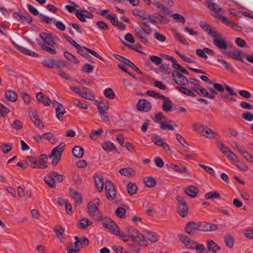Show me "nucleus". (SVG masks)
Returning a JSON list of instances; mask_svg holds the SVG:
<instances>
[{
  "label": "nucleus",
  "mask_w": 253,
  "mask_h": 253,
  "mask_svg": "<svg viewBox=\"0 0 253 253\" xmlns=\"http://www.w3.org/2000/svg\"><path fill=\"white\" fill-rule=\"evenodd\" d=\"M172 120H169V122L160 121V124H161L160 128L163 130L169 129L170 130H173V126L169 124V123H172Z\"/></svg>",
  "instance_id": "nucleus-36"
},
{
  "label": "nucleus",
  "mask_w": 253,
  "mask_h": 253,
  "mask_svg": "<svg viewBox=\"0 0 253 253\" xmlns=\"http://www.w3.org/2000/svg\"><path fill=\"white\" fill-rule=\"evenodd\" d=\"M168 169H171L175 171L180 173H188L187 168L185 167L174 165L173 164H169L167 165Z\"/></svg>",
  "instance_id": "nucleus-21"
},
{
  "label": "nucleus",
  "mask_w": 253,
  "mask_h": 253,
  "mask_svg": "<svg viewBox=\"0 0 253 253\" xmlns=\"http://www.w3.org/2000/svg\"><path fill=\"white\" fill-rule=\"evenodd\" d=\"M53 230L55 233L57 238L62 242L65 233V229L61 225H58L54 227Z\"/></svg>",
  "instance_id": "nucleus-22"
},
{
  "label": "nucleus",
  "mask_w": 253,
  "mask_h": 253,
  "mask_svg": "<svg viewBox=\"0 0 253 253\" xmlns=\"http://www.w3.org/2000/svg\"><path fill=\"white\" fill-rule=\"evenodd\" d=\"M87 210L88 214L91 218L97 221L103 220V216L99 211L97 206L92 202L88 203Z\"/></svg>",
  "instance_id": "nucleus-2"
},
{
  "label": "nucleus",
  "mask_w": 253,
  "mask_h": 253,
  "mask_svg": "<svg viewBox=\"0 0 253 253\" xmlns=\"http://www.w3.org/2000/svg\"><path fill=\"white\" fill-rule=\"evenodd\" d=\"M160 69L164 74H169L171 72V69L169 65L165 63H163L160 67Z\"/></svg>",
  "instance_id": "nucleus-51"
},
{
  "label": "nucleus",
  "mask_w": 253,
  "mask_h": 253,
  "mask_svg": "<svg viewBox=\"0 0 253 253\" xmlns=\"http://www.w3.org/2000/svg\"><path fill=\"white\" fill-rule=\"evenodd\" d=\"M207 245L208 251L206 253H216L220 249L219 247L211 239L208 240Z\"/></svg>",
  "instance_id": "nucleus-19"
},
{
  "label": "nucleus",
  "mask_w": 253,
  "mask_h": 253,
  "mask_svg": "<svg viewBox=\"0 0 253 253\" xmlns=\"http://www.w3.org/2000/svg\"><path fill=\"white\" fill-rule=\"evenodd\" d=\"M137 111L147 112L151 110L152 105L150 102L145 99H139L136 104Z\"/></svg>",
  "instance_id": "nucleus-9"
},
{
  "label": "nucleus",
  "mask_w": 253,
  "mask_h": 253,
  "mask_svg": "<svg viewBox=\"0 0 253 253\" xmlns=\"http://www.w3.org/2000/svg\"><path fill=\"white\" fill-rule=\"evenodd\" d=\"M198 192V189L195 186L190 185L184 189V193L192 198L196 197Z\"/></svg>",
  "instance_id": "nucleus-18"
},
{
  "label": "nucleus",
  "mask_w": 253,
  "mask_h": 253,
  "mask_svg": "<svg viewBox=\"0 0 253 253\" xmlns=\"http://www.w3.org/2000/svg\"><path fill=\"white\" fill-rule=\"evenodd\" d=\"M176 200L178 203L177 211L182 217H186L189 211L188 207L186 201L179 196L176 197Z\"/></svg>",
  "instance_id": "nucleus-3"
},
{
  "label": "nucleus",
  "mask_w": 253,
  "mask_h": 253,
  "mask_svg": "<svg viewBox=\"0 0 253 253\" xmlns=\"http://www.w3.org/2000/svg\"><path fill=\"white\" fill-rule=\"evenodd\" d=\"M97 109L101 118L105 122H109L110 119L106 111L101 110V106L100 105L97 106Z\"/></svg>",
  "instance_id": "nucleus-50"
},
{
  "label": "nucleus",
  "mask_w": 253,
  "mask_h": 253,
  "mask_svg": "<svg viewBox=\"0 0 253 253\" xmlns=\"http://www.w3.org/2000/svg\"><path fill=\"white\" fill-rule=\"evenodd\" d=\"M42 64L45 67L52 68L55 64V60L46 58L43 61Z\"/></svg>",
  "instance_id": "nucleus-49"
},
{
  "label": "nucleus",
  "mask_w": 253,
  "mask_h": 253,
  "mask_svg": "<svg viewBox=\"0 0 253 253\" xmlns=\"http://www.w3.org/2000/svg\"><path fill=\"white\" fill-rule=\"evenodd\" d=\"M93 70V66L88 63L84 64L82 67V71L86 73H91Z\"/></svg>",
  "instance_id": "nucleus-61"
},
{
  "label": "nucleus",
  "mask_w": 253,
  "mask_h": 253,
  "mask_svg": "<svg viewBox=\"0 0 253 253\" xmlns=\"http://www.w3.org/2000/svg\"><path fill=\"white\" fill-rule=\"evenodd\" d=\"M116 197V191L115 188L111 189L106 192V197L109 200H114Z\"/></svg>",
  "instance_id": "nucleus-53"
},
{
  "label": "nucleus",
  "mask_w": 253,
  "mask_h": 253,
  "mask_svg": "<svg viewBox=\"0 0 253 253\" xmlns=\"http://www.w3.org/2000/svg\"><path fill=\"white\" fill-rule=\"evenodd\" d=\"M143 182L146 186L148 187H153L155 186L156 184L155 179L153 177L150 176L144 177L143 179Z\"/></svg>",
  "instance_id": "nucleus-33"
},
{
  "label": "nucleus",
  "mask_w": 253,
  "mask_h": 253,
  "mask_svg": "<svg viewBox=\"0 0 253 253\" xmlns=\"http://www.w3.org/2000/svg\"><path fill=\"white\" fill-rule=\"evenodd\" d=\"M205 198L207 199L210 200V199H220V196L218 192L217 191H211L210 192L207 193L205 195Z\"/></svg>",
  "instance_id": "nucleus-43"
},
{
  "label": "nucleus",
  "mask_w": 253,
  "mask_h": 253,
  "mask_svg": "<svg viewBox=\"0 0 253 253\" xmlns=\"http://www.w3.org/2000/svg\"><path fill=\"white\" fill-rule=\"evenodd\" d=\"M133 242L136 243L139 246L146 247L148 245V242L145 236L139 231L137 235L136 236L135 240H134Z\"/></svg>",
  "instance_id": "nucleus-17"
},
{
  "label": "nucleus",
  "mask_w": 253,
  "mask_h": 253,
  "mask_svg": "<svg viewBox=\"0 0 253 253\" xmlns=\"http://www.w3.org/2000/svg\"><path fill=\"white\" fill-rule=\"evenodd\" d=\"M104 95L109 99H113L115 96L113 90L111 88H107L104 91Z\"/></svg>",
  "instance_id": "nucleus-48"
},
{
  "label": "nucleus",
  "mask_w": 253,
  "mask_h": 253,
  "mask_svg": "<svg viewBox=\"0 0 253 253\" xmlns=\"http://www.w3.org/2000/svg\"><path fill=\"white\" fill-rule=\"evenodd\" d=\"M65 57L69 61L74 62V63L78 64L79 63V61L76 58L74 55L71 53L65 51L64 53Z\"/></svg>",
  "instance_id": "nucleus-45"
},
{
  "label": "nucleus",
  "mask_w": 253,
  "mask_h": 253,
  "mask_svg": "<svg viewBox=\"0 0 253 253\" xmlns=\"http://www.w3.org/2000/svg\"><path fill=\"white\" fill-rule=\"evenodd\" d=\"M92 224V222L89 221L88 219L83 218L78 222L77 226L79 229L84 230Z\"/></svg>",
  "instance_id": "nucleus-27"
},
{
  "label": "nucleus",
  "mask_w": 253,
  "mask_h": 253,
  "mask_svg": "<svg viewBox=\"0 0 253 253\" xmlns=\"http://www.w3.org/2000/svg\"><path fill=\"white\" fill-rule=\"evenodd\" d=\"M54 171H50L46 176L44 177V181L47 184V185L52 188H55L56 185L55 182L54 176Z\"/></svg>",
  "instance_id": "nucleus-15"
},
{
  "label": "nucleus",
  "mask_w": 253,
  "mask_h": 253,
  "mask_svg": "<svg viewBox=\"0 0 253 253\" xmlns=\"http://www.w3.org/2000/svg\"><path fill=\"white\" fill-rule=\"evenodd\" d=\"M127 190L129 195H133L137 192L138 187L135 183L129 182L127 185Z\"/></svg>",
  "instance_id": "nucleus-32"
},
{
  "label": "nucleus",
  "mask_w": 253,
  "mask_h": 253,
  "mask_svg": "<svg viewBox=\"0 0 253 253\" xmlns=\"http://www.w3.org/2000/svg\"><path fill=\"white\" fill-rule=\"evenodd\" d=\"M81 96L89 100H95V95L94 92L92 90H89L85 87H84L83 88V91L82 92Z\"/></svg>",
  "instance_id": "nucleus-16"
},
{
  "label": "nucleus",
  "mask_w": 253,
  "mask_h": 253,
  "mask_svg": "<svg viewBox=\"0 0 253 253\" xmlns=\"http://www.w3.org/2000/svg\"><path fill=\"white\" fill-rule=\"evenodd\" d=\"M29 116L31 119L33 120L35 125L37 126H40L42 124V122L40 120L39 116L37 114V112L35 110H32L29 112Z\"/></svg>",
  "instance_id": "nucleus-29"
},
{
  "label": "nucleus",
  "mask_w": 253,
  "mask_h": 253,
  "mask_svg": "<svg viewBox=\"0 0 253 253\" xmlns=\"http://www.w3.org/2000/svg\"><path fill=\"white\" fill-rule=\"evenodd\" d=\"M242 117L246 121H253V114L250 112H246L242 114Z\"/></svg>",
  "instance_id": "nucleus-63"
},
{
  "label": "nucleus",
  "mask_w": 253,
  "mask_h": 253,
  "mask_svg": "<svg viewBox=\"0 0 253 253\" xmlns=\"http://www.w3.org/2000/svg\"><path fill=\"white\" fill-rule=\"evenodd\" d=\"M114 57L116 59H117L119 60V61H121L122 62L125 63L126 65L129 66L133 69L135 67V64L133 63H132L131 61H130L128 59L126 58L121 55H120L117 54H114Z\"/></svg>",
  "instance_id": "nucleus-24"
},
{
  "label": "nucleus",
  "mask_w": 253,
  "mask_h": 253,
  "mask_svg": "<svg viewBox=\"0 0 253 253\" xmlns=\"http://www.w3.org/2000/svg\"><path fill=\"white\" fill-rule=\"evenodd\" d=\"M95 184L97 190L102 192L103 189V179L101 176H96L94 177Z\"/></svg>",
  "instance_id": "nucleus-31"
},
{
  "label": "nucleus",
  "mask_w": 253,
  "mask_h": 253,
  "mask_svg": "<svg viewBox=\"0 0 253 253\" xmlns=\"http://www.w3.org/2000/svg\"><path fill=\"white\" fill-rule=\"evenodd\" d=\"M47 157L45 154H41L39 158L38 169H45L47 167Z\"/></svg>",
  "instance_id": "nucleus-28"
},
{
  "label": "nucleus",
  "mask_w": 253,
  "mask_h": 253,
  "mask_svg": "<svg viewBox=\"0 0 253 253\" xmlns=\"http://www.w3.org/2000/svg\"><path fill=\"white\" fill-rule=\"evenodd\" d=\"M5 97L8 100L14 102L17 99L18 94L14 91L9 89L5 92Z\"/></svg>",
  "instance_id": "nucleus-26"
},
{
  "label": "nucleus",
  "mask_w": 253,
  "mask_h": 253,
  "mask_svg": "<svg viewBox=\"0 0 253 253\" xmlns=\"http://www.w3.org/2000/svg\"><path fill=\"white\" fill-rule=\"evenodd\" d=\"M12 16L17 21L22 23L31 24L33 22L31 16L28 13L20 14L18 12H14L12 14Z\"/></svg>",
  "instance_id": "nucleus-6"
},
{
  "label": "nucleus",
  "mask_w": 253,
  "mask_h": 253,
  "mask_svg": "<svg viewBox=\"0 0 253 253\" xmlns=\"http://www.w3.org/2000/svg\"><path fill=\"white\" fill-rule=\"evenodd\" d=\"M206 126L202 125L198 123H195L192 125L193 130L199 133H203Z\"/></svg>",
  "instance_id": "nucleus-38"
},
{
  "label": "nucleus",
  "mask_w": 253,
  "mask_h": 253,
  "mask_svg": "<svg viewBox=\"0 0 253 253\" xmlns=\"http://www.w3.org/2000/svg\"><path fill=\"white\" fill-rule=\"evenodd\" d=\"M200 231L209 232L216 230L217 229V225L211 223L200 222Z\"/></svg>",
  "instance_id": "nucleus-14"
},
{
  "label": "nucleus",
  "mask_w": 253,
  "mask_h": 253,
  "mask_svg": "<svg viewBox=\"0 0 253 253\" xmlns=\"http://www.w3.org/2000/svg\"><path fill=\"white\" fill-rule=\"evenodd\" d=\"M163 101V104L162 107L163 110L166 113L170 112L172 108V102L167 97L164 98Z\"/></svg>",
  "instance_id": "nucleus-23"
},
{
  "label": "nucleus",
  "mask_w": 253,
  "mask_h": 253,
  "mask_svg": "<svg viewBox=\"0 0 253 253\" xmlns=\"http://www.w3.org/2000/svg\"><path fill=\"white\" fill-rule=\"evenodd\" d=\"M178 237L179 240L182 242L188 249H193L195 245H196V242L190 239V238L187 236L179 234L178 235Z\"/></svg>",
  "instance_id": "nucleus-12"
},
{
  "label": "nucleus",
  "mask_w": 253,
  "mask_h": 253,
  "mask_svg": "<svg viewBox=\"0 0 253 253\" xmlns=\"http://www.w3.org/2000/svg\"><path fill=\"white\" fill-rule=\"evenodd\" d=\"M134 32L139 40L143 43H148V34L143 30L142 27H135Z\"/></svg>",
  "instance_id": "nucleus-13"
},
{
  "label": "nucleus",
  "mask_w": 253,
  "mask_h": 253,
  "mask_svg": "<svg viewBox=\"0 0 253 253\" xmlns=\"http://www.w3.org/2000/svg\"><path fill=\"white\" fill-rule=\"evenodd\" d=\"M116 214L120 218H125L126 217V210L123 208H118L116 211Z\"/></svg>",
  "instance_id": "nucleus-60"
},
{
  "label": "nucleus",
  "mask_w": 253,
  "mask_h": 253,
  "mask_svg": "<svg viewBox=\"0 0 253 253\" xmlns=\"http://www.w3.org/2000/svg\"><path fill=\"white\" fill-rule=\"evenodd\" d=\"M194 91L197 93L198 94H199L200 96L206 97L207 96V95H208V91L204 87L202 86H199L198 88H194Z\"/></svg>",
  "instance_id": "nucleus-46"
},
{
  "label": "nucleus",
  "mask_w": 253,
  "mask_h": 253,
  "mask_svg": "<svg viewBox=\"0 0 253 253\" xmlns=\"http://www.w3.org/2000/svg\"><path fill=\"white\" fill-rule=\"evenodd\" d=\"M103 132V129L99 128L97 130H92L90 134V136L92 139H96L98 136L101 135Z\"/></svg>",
  "instance_id": "nucleus-54"
},
{
  "label": "nucleus",
  "mask_w": 253,
  "mask_h": 253,
  "mask_svg": "<svg viewBox=\"0 0 253 253\" xmlns=\"http://www.w3.org/2000/svg\"><path fill=\"white\" fill-rule=\"evenodd\" d=\"M42 136L44 138L49 140L51 143H54L56 141L55 137L50 132L43 133Z\"/></svg>",
  "instance_id": "nucleus-58"
},
{
  "label": "nucleus",
  "mask_w": 253,
  "mask_h": 253,
  "mask_svg": "<svg viewBox=\"0 0 253 253\" xmlns=\"http://www.w3.org/2000/svg\"><path fill=\"white\" fill-rule=\"evenodd\" d=\"M234 238L231 235H227L224 237V242L225 245L229 248H232L234 244Z\"/></svg>",
  "instance_id": "nucleus-37"
},
{
  "label": "nucleus",
  "mask_w": 253,
  "mask_h": 253,
  "mask_svg": "<svg viewBox=\"0 0 253 253\" xmlns=\"http://www.w3.org/2000/svg\"><path fill=\"white\" fill-rule=\"evenodd\" d=\"M25 161L26 163H30L32 165V167L38 169V162L35 157L33 156L27 157L26 158Z\"/></svg>",
  "instance_id": "nucleus-47"
},
{
  "label": "nucleus",
  "mask_w": 253,
  "mask_h": 253,
  "mask_svg": "<svg viewBox=\"0 0 253 253\" xmlns=\"http://www.w3.org/2000/svg\"><path fill=\"white\" fill-rule=\"evenodd\" d=\"M134 172V170L131 168H126L124 169H121L119 170V172L123 175L126 176H129Z\"/></svg>",
  "instance_id": "nucleus-44"
},
{
  "label": "nucleus",
  "mask_w": 253,
  "mask_h": 253,
  "mask_svg": "<svg viewBox=\"0 0 253 253\" xmlns=\"http://www.w3.org/2000/svg\"><path fill=\"white\" fill-rule=\"evenodd\" d=\"M127 232L128 234V239H130L132 241L135 240V237L137 235L139 231L132 228H127Z\"/></svg>",
  "instance_id": "nucleus-42"
},
{
  "label": "nucleus",
  "mask_w": 253,
  "mask_h": 253,
  "mask_svg": "<svg viewBox=\"0 0 253 253\" xmlns=\"http://www.w3.org/2000/svg\"><path fill=\"white\" fill-rule=\"evenodd\" d=\"M139 27H142L147 34H151L152 33V28L145 22H142Z\"/></svg>",
  "instance_id": "nucleus-52"
},
{
  "label": "nucleus",
  "mask_w": 253,
  "mask_h": 253,
  "mask_svg": "<svg viewBox=\"0 0 253 253\" xmlns=\"http://www.w3.org/2000/svg\"><path fill=\"white\" fill-rule=\"evenodd\" d=\"M176 88L181 92L187 95L194 97L196 96V95L192 90L186 87L177 86Z\"/></svg>",
  "instance_id": "nucleus-35"
},
{
  "label": "nucleus",
  "mask_w": 253,
  "mask_h": 253,
  "mask_svg": "<svg viewBox=\"0 0 253 253\" xmlns=\"http://www.w3.org/2000/svg\"><path fill=\"white\" fill-rule=\"evenodd\" d=\"M113 249L116 253H128L127 250L121 246H114Z\"/></svg>",
  "instance_id": "nucleus-64"
},
{
  "label": "nucleus",
  "mask_w": 253,
  "mask_h": 253,
  "mask_svg": "<svg viewBox=\"0 0 253 253\" xmlns=\"http://www.w3.org/2000/svg\"><path fill=\"white\" fill-rule=\"evenodd\" d=\"M209 8L214 11L215 13L217 12H224V10L220 8L215 3L212 2H208Z\"/></svg>",
  "instance_id": "nucleus-41"
},
{
  "label": "nucleus",
  "mask_w": 253,
  "mask_h": 253,
  "mask_svg": "<svg viewBox=\"0 0 253 253\" xmlns=\"http://www.w3.org/2000/svg\"><path fill=\"white\" fill-rule=\"evenodd\" d=\"M72 154L75 157L81 158L84 155V149L80 146H76L73 148Z\"/></svg>",
  "instance_id": "nucleus-30"
},
{
  "label": "nucleus",
  "mask_w": 253,
  "mask_h": 253,
  "mask_svg": "<svg viewBox=\"0 0 253 253\" xmlns=\"http://www.w3.org/2000/svg\"><path fill=\"white\" fill-rule=\"evenodd\" d=\"M65 144L61 143L59 145L52 149V154L54 155V159L53 160L52 164L55 167L59 163L62 154L64 151Z\"/></svg>",
  "instance_id": "nucleus-4"
},
{
  "label": "nucleus",
  "mask_w": 253,
  "mask_h": 253,
  "mask_svg": "<svg viewBox=\"0 0 253 253\" xmlns=\"http://www.w3.org/2000/svg\"><path fill=\"white\" fill-rule=\"evenodd\" d=\"M70 195L74 200L76 204H81L83 202V198L81 195L75 190L71 189L70 191Z\"/></svg>",
  "instance_id": "nucleus-25"
},
{
  "label": "nucleus",
  "mask_w": 253,
  "mask_h": 253,
  "mask_svg": "<svg viewBox=\"0 0 253 253\" xmlns=\"http://www.w3.org/2000/svg\"><path fill=\"white\" fill-rule=\"evenodd\" d=\"M40 39H37L38 44L44 51L50 54H56L54 45L59 41L57 38L53 37L50 33L42 32L39 34Z\"/></svg>",
  "instance_id": "nucleus-1"
},
{
  "label": "nucleus",
  "mask_w": 253,
  "mask_h": 253,
  "mask_svg": "<svg viewBox=\"0 0 253 253\" xmlns=\"http://www.w3.org/2000/svg\"><path fill=\"white\" fill-rule=\"evenodd\" d=\"M127 244L129 247V251L130 253H139L140 252V249L138 246L130 243H128Z\"/></svg>",
  "instance_id": "nucleus-57"
},
{
  "label": "nucleus",
  "mask_w": 253,
  "mask_h": 253,
  "mask_svg": "<svg viewBox=\"0 0 253 253\" xmlns=\"http://www.w3.org/2000/svg\"><path fill=\"white\" fill-rule=\"evenodd\" d=\"M52 105L55 109L56 116L59 121L63 119V115L66 113V110L62 104L56 100L52 102Z\"/></svg>",
  "instance_id": "nucleus-8"
},
{
  "label": "nucleus",
  "mask_w": 253,
  "mask_h": 253,
  "mask_svg": "<svg viewBox=\"0 0 253 253\" xmlns=\"http://www.w3.org/2000/svg\"><path fill=\"white\" fill-rule=\"evenodd\" d=\"M157 19L160 23L166 24L169 22V20L166 16H164V14H158L157 16Z\"/></svg>",
  "instance_id": "nucleus-62"
},
{
  "label": "nucleus",
  "mask_w": 253,
  "mask_h": 253,
  "mask_svg": "<svg viewBox=\"0 0 253 253\" xmlns=\"http://www.w3.org/2000/svg\"><path fill=\"white\" fill-rule=\"evenodd\" d=\"M146 238L152 243L156 242L158 241V238L156 234L150 231H147L145 235Z\"/></svg>",
  "instance_id": "nucleus-40"
},
{
  "label": "nucleus",
  "mask_w": 253,
  "mask_h": 253,
  "mask_svg": "<svg viewBox=\"0 0 253 253\" xmlns=\"http://www.w3.org/2000/svg\"><path fill=\"white\" fill-rule=\"evenodd\" d=\"M173 33V35H174V37L181 43H182L183 44H185V45H187L188 44V43L187 42V41L182 36V35L178 33L176 31H174Z\"/></svg>",
  "instance_id": "nucleus-55"
},
{
  "label": "nucleus",
  "mask_w": 253,
  "mask_h": 253,
  "mask_svg": "<svg viewBox=\"0 0 253 253\" xmlns=\"http://www.w3.org/2000/svg\"><path fill=\"white\" fill-rule=\"evenodd\" d=\"M200 25L203 29L207 31L208 34L211 35V36H215V34L216 33L215 31H212L210 27V25L204 22H201Z\"/></svg>",
  "instance_id": "nucleus-34"
},
{
  "label": "nucleus",
  "mask_w": 253,
  "mask_h": 253,
  "mask_svg": "<svg viewBox=\"0 0 253 253\" xmlns=\"http://www.w3.org/2000/svg\"><path fill=\"white\" fill-rule=\"evenodd\" d=\"M233 59L238 61L243 62V59L246 57V53L239 49H235L233 51Z\"/></svg>",
  "instance_id": "nucleus-20"
},
{
  "label": "nucleus",
  "mask_w": 253,
  "mask_h": 253,
  "mask_svg": "<svg viewBox=\"0 0 253 253\" xmlns=\"http://www.w3.org/2000/svg\"><path fill=\"white\" fill-rule=\"evenodd\" d=\"M102 148L106 151L117 150V148L113 143L111 142H106L102 144Z\"/></svg>",
  "instance_id": "nucleus-39"
},
{
  "label": "nucleus",
  "mask_w": 253,
  "mask_h": 253,
  "mask_svg": "<svg viewBox=\"0 0 253 253\" xmlns=\"http://www.w3.org/2000/svg\"><path fill=\"white\" fill-rule=\"evenodd\" d=\"M102 224L105 228L108 229L109 231L115 234L119 232V227L110 218H105V220L103 221Z\"/></svg>",
  "instance_id": "nucleus-10"
},
{
  "label": "nucleus",
  "mask_w": 253,
  "mask_h": 253,
  "mask_svg": "<svg viewBox=\"0 0 253 253\" xmlns=\"http://www.w3.org/2000/svg\"><path fill=\"white\" fill-rule=\"evenodd\" d=\"M184 230L190 236L194 235L197 231H200V222L190 221L186 225Z\"/></svg>",
  "instance_id": "nucleus-7"
},
{
  "label": "nucleus",
  "mask_w": 253,
  "mask_h": 253,
  "mask_svg": "<svg viewBox=\"0 0 253 253\" xmlns=\"http://www.w3.org/2000/svg\"><path fill=\"white\" fill-rule=\"evenodd\" d=\"M11 126L16 130L21 129L23 127V123L19 120H15L11 125Z\"/></svg>",
  "instance_id": "nucleus-56"
},
{
  "label": "nucleus",
  "mask_w": 253,
  "mask_h": 253,
  "mask_svg": "<svg viewBox=\"0 0 253 253\" xmlns=\"http://www.w3.org/2000/svg\"><path fill=\"white\" fill-rule=\"evenodd\" d=\"M171 75L173 80L177 84L185 85L189 84L188 80L179 72L173 71Z\"/></svg>",
  "instance_id": "nucleus-5"
},
{
  "label": "nucleus",
  "mask_w": 253,
  "mask_h": 253,
  "mask_svg": "<svg viewBox=\"0 0 253 253\" xmlns=\"http://www.w3.org/2000/svg\"><path fill=\"white\" fill-rule=\"evenodd\" d=\"M10 112V110L0 103V116L4 117Z\"/></svg>",
  "instance_id": "nucleus-59"
},
{
  "label": "nucleus",
  "mask_w": 253,
  "mask_h": 253,
  "mask_svg": "<svg viewBox=\"0 0 253 253\" xmlns=\"http://www.w3.org/2000/svg\"><path fill=\"white\" fill-rule=\"evenodd\" d=\"M215 36H212L214 38L213 41L214 45L219 49H226L228 47V43L224 39L221 38V35L217 33Z\"/></svg>",
  "instance_id": "nucleus-11"
}]
</instances>
